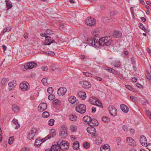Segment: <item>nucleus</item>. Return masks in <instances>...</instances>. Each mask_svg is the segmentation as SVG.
Segmentation results:
<instances>
[{
    "instance_id": "nucleus-32",
    "label": "nucleus",
    "mask_w": 151,
    "mask_h": 151,
    "mask_svg": "<svg viewBox=\"0 0 151 151\" xmlns=\"http://www.w3.org/2000/svg\"><path fill=\"white\" fill-rule=\"evenodd\" d=\"M69 119L71 121H75L77 119V117L75 114H71L70 115Z\"/></svg>"
},
{
    "instance_id": "nucleus-13",
    "label": "nucleus",
    "mask_w": 151,
    "mask_h": 151,
    "mask_svg": "<svg viewBox=\"0 0 151 151\" xmlns=\"http://www.w3.org/2000/svg\"><path fill=\"white\" fill-rule=\"evenodd\" d=\"M47 104L45 103H42L40 104L38 107V110L40 112H42L45 110L47 108Z\"/></svg>"
},
{
    "instance_id": "nucleus-40",
    "label": "nucleus",
    "mask_w": 151,
    "mask_h": 151,
    "mask_svg": "<svg viewBox=\"0 0 151 151\" xmlns=\"http://www.w3.org/2000/svg\"><path fill=\"white\" fill-rule=\"evenodd\" d=\"M55 120L53 119H51L48 121V124L50 126H52L54 125Z\"/></svg>"
},
{
    "instance_id": "nucleus-10",
    "label": "nucleus",
    "mask_w": 151,
    "mask_h": 151,
    "mask_svg": "<svg viewBox=\"0 0 151 151\" xmlns=\"http://www.w3.org/2000/svg\"><path fill=\"white\" fill-rule=\"evenodd\" d=\"M127 142L129 145L132 147L136 146V144L135 141L131 137H128L127 138Z\"/></svg>"
},
{
    "instance_id": "nucleus-17",
    "label": "nucleus",
    "mask_w": 151,
    "mask_h": 151,
    "mask_svg": "<svg viewBox=\"0 0 151 151\" xmlns=\"http://www.w3.org/2000/svg\"><path fill=\"white\" fill-rule=\"evenodd\" d=\"M81 84H82V87L85 88H90L91 86V83L86 81H84Z\"/></svg>"
},
{
    "instance_id": "nucleus-24",
    "label": "nucleus",
    "mask_w": 151,
    "mask_h": 151,
    "mask_svg": "<svg viewBox=\"0 0 151 151\" xmlns=\"http://www.w3.org/2000/svg\"><path fill=\"white\" fill-rule=\"evenodd\" d=\"M120 107L121 110L125 113H127L129 111V108L126 105L124 104L120 105Z\"/></svg>"
},
{
    "instance_id": "nucleus-33",
    "label": "nucleus",
    "mask_w": 151,
    "mask_h": 151,
    "mask_svg": "<svg viewBox=\"0 0 151 151\" xmlns=\"http://www.w3.org/2000/svg\"><path fill=\"white\" fill-rule=\"evenodd\" d=\"M45 139H42L40 140L38 139H37L36 140V141L35 142V145H36L37 146H38V145H40V144H41V143L40 142H41L42 143L43 142H44L43 140Z\"/></svg>"
},
{
    "instance_id": "nucleus-56",
    "label": "nucleus",
    "mask_w": 151,
    "mask_h": 151,
    "mask_svg": "<svg viewBox=\"0 0 151 151\" xmlns=\"http://www.w3.org/2000/svg\"><path fill=\"white\" fill-rule=\"evenodd\" d=\"M111 73H113L115 75H116L117 74V71L113 68H112V71H111Z\"/></svg>"
},
{
    "instance_id": "nucleus-30",
    "label": "nucleus",
    "mask_w": 151,
    "mask_h": 151,
    "mask_svg": "<svg viewBox=\"0 0 151 151\" xmlns=\"http://www.w3.org/2000/svg\"><path fill=\"white\" fill-rule=\"evenodd\" d=\"M113 65L116 67H119L121 65L120 62L117 60H115L113 61Z\"/></svg>"
},
{
    "instance_id": "nucleus-19",
    "label": "nucleus",
    "mask_w": 151,
    "mask_h": 151,
    "mask_svg": "<svg viewBox=\"0 0 151 151\" xmlns=\"http://www.w3.org/2000/svg\"><path fill=\"white\" fill-rule=\"evenodd\" d=\"M50 149L52 150V151H60L61 150L60 144L58 145L57 144V145H52Z\"/></svg>"
},
{
    "instance_id": "nucleus-8",
    "label": "nucleus",
    "mask_w": 151,
    "mask_h": 151,
    "mask_svg": "<svg viewBox=\"0 0 151 151\" xmlns=\"http://www.w3.org/2000/svg\"><path fill=\"white\" fill-rule=\"evenodd\" d=\"M60 145L61 150H65L67 148H68L69 144L66 141H62V142L60 143Z\"/></svg>"
},
{
    "instance_id": "nucleus-14",
    "label": "nucleus",
    "mask_w": 151,
    "mask_h": 151,
    "mask_svg": "<svg viewBox=\"0 0 151 151\" xmlns=\"http://www.w3.org/2000/svg\"><path fill=\"white\" fill-rule=\"evenodd\" d=\"M28 85L29 84L28 83H24L23 82L21 83L19 85V88L21 90L23 91H25L27 90L28 88Z\"/></svg>"
},
{
    "instance_id": "nucleus-49",
    "label": "nucleus",
    "mask_w": 151,
    "mask_h": 151,
    "mask_svg": "<svg viewBox=\"0 0 151 151\" xmlns=\"http://www.w3.org/2000/svg\"><path fill=\"white\" fill-rule=\"evenodd\" d=\"M145 147H147V148L150 151H151V144H147V145L145 146Z\"/></svg>"
},
{
    "instance_id": "nucleus-53",
    "label": "nucleus",
    "mask_w": 151,
    "mask_h": 151,
    "mask_svg": "<svg viewBox=\"0 0 151 151\" xmlns=\"http://www.w3.org/2000/svg\"><path fill=\"white\" fill-rule=\"evenodd\" d=\"M45 33L46 34L48 35H51L52 33V31L49 29H47Z\"/></svg>"
},
{
    "instance_id": "nucleus-28",
    "label": "nucleus",
    "mask_w": 151,
    "mask_h": 151,
    "mask_svg": "<svg viewBox=\"0 0 151 151\" xmlns=\"http://www.w3.org/2000/svg\"><path fill=\"white\" fill-rule=\"evenodd\" d=\"M51 37H50L46 36L45 37V42L44 44L45 45H49L51 44V43L49 42L51 41Z\"/></svg>"
},
{
    "instance_id": "nucleus-51",
    "label": "nucleus",
    "mask_w": 151,
    "mask_h": 151,
    "mask_svg": "<svg viewBox=\"0 0 151 151\" xmlns=\"http://www.w3.org/2000/svg\"><path fill=\"white\" fill-rule=\"evenodd\" d=\"M112 68L110 67H106L105 68V69L111 73V71H112Z\"/></svg>"
},
{
    "instance_id": "nucleus-27",
    "label": "nucleus",
    "mask_w": 151,
    "mask_h": 151,
    "mask_svg": "<svg viewBox=\"0 0 151 151\" xmlns=\"http://www.w3.org/2000/svg\"><path fill=\"white\" fill-rule=\"evenodd\" d=\"M98 99L96 97L93 96L90 99V101L91 104L93 105L96 102H97V101L98 100Z\"/></svg>"
},
{
    "instance_id": "nucleus-4",
    "label": "nucleus",
    "mask_w": 151,
    "mask_h": 151,
    "mask_svg": "<svg viewBox=\"0 0 151 151\" xmlns=\"http://www.w3.org/2000/svg\"><path fill=\"white\" fill-rule=\"evenodd\" d=\"M60 136L61 137L65 138L68 136L67 128L65 126L62 127L60 130Z\"/></svg>"
},
{
    "instance_id": "nucleus-35",
    "label": "nucleus",
    "mask_w": 151,
    "mask_h": 151,
    "mask_svg": "<svg viewBox=\"0 0 151 151\" xmlns=\"http://www.w3.org/2000/svg\"><path fill=\"white\" fill-rule=\"evenodd\" d=\"M83 146L84 148L86 149H88L89 147L90 146V144L88 142H85L83 144Z\"/></svg>"
},
{
    "instance_id": "nucleus-39",
    "label": "nucleus",
    "mask_w": 151,
    "mask_h": 151,
    "mask_svg": "<svg viewBox=\"0 0 151 151\" xmlns=\"http://www.w3.org/2000/svg\"><path fill=\"white\" fill-rule=\"evenodd\" d=\"M50 115V114L49 112L47 111H45L43 112L42 115L43 117L46 118L47 117Z\"/></svg>"
},
{
    "instance_id": "nucleus-3",
    "label": "nucleus",
    "mask_w": 151,
    "mask_h": 151,
    "mask_svg": "<svg viewBox=\"0 0 151 151\" xmlns=\"http://www.w3.org/2000/svg\"><path fill=\"white\" fill-rule=\"evenodd\" d=\"M37 65V64L34 62H29L27 63L26 65H24V68H23V70L26 71L28 69H32L36 67Z\"/></svg>"
},
{
    "instance_id": "nucleus-63",
    "label": "nucleus",
    "mask_w": 151,
    "mask_h": 151,
    "mask_svg": "<svg viewBox=\"0 0 151 151\" xmlns=\"http://www.w3.org/2000/svg\"><path fill=\"white\" fill-rule=\"evenodd\" d=\"M140 18L141 20L143 22H145L146 21V19H145V18L143 17H141Z\"/></svg>"
},
{
    "instance_id": "nucleus-29",
    "label": "nucleus",
    "mask_w": 151,
    "mask_h": 151,
    "mask_svg": "<svg viewBox=\"0 0 151 151\" xmlns=\"http://www.w3.org/2000/svg\"><path fill=\"white\" fill-rule=\"evenodd\" d=\"M12 122L14 123L15 125H16L15 127V129H17L20 127V125L19 124L17 120L14 119L12 121Z\"/></svg>"
},
{
    "instance_id": "nucleus-48",
    "label": "nucleus",
    "mask_w": 151,
    "mask_h": 151,
    "mask_svg": "<svg viewBox=\"0 0 151 151\" xmlns=\"http://www.w3.org/2000/svg\"><path fill=\"white\" fill-rule=\"evenodd\" d=\"M102 120L105 122H106L109 121V119L106 116L103 117L102 118Z\"/></svg>"
},
{
    "instance_id": "nucleus-9",
    "label": "nucleus",
    "mask_w": 151,
    "mask_h": 151,
    "mask_svg": "<svg viewBox=\"0 0 151 151\" xmlns=\"http://www.w3.org/2000/svg\"><path fill=\"white\" fill-rule=\"evenodd\" d=\"M50 134L47 135L45 138V140L50 138L51 137H54L56 135V131L54 129H52L51 130L50 132Z\"/></svg>"
},
{
    "instance_id": "nucleus-54",
    "label": "nucleus",
    "mask_w": 151,
    "mask_h": 151,
    "mask_svg": "<svg viewBox=\"0 0 151 151\" xmlns=\"http://www.w3.org/2000/svg\"><path fill=\"white\" fill-rule=\"evenodd\" d=\"M42 69L43 71H46L48 70V68L47 66H45L42 67Z\"/></svg>"
},
{
    "instance_id": "nucleus-12",
    "label": "nucleus",
    "mask_w": 151,
    "mask_h": 151,
    "mask_svg": "<svg viewBox=\"0 0 151 151\" xmlns=\"http://www.w3.org/2000/svg\"><path fill=\"white\" fill-rule=\"evenodd\" d=\"M66 91L67 89L66 88L60 87L58 90L57 93L59 96H61L65 94Z\"/></svg>"
},
{
    "instance_id": "nucleus-21",
    "label": "nucleus",
    "mask_w": 151,
    "mask_h": 151,
    "mask_svg": "<svg viewBox=\"0 0 151 151\" xmlns=\"http://www.w3.org/2000/svg\"><path fill=\"white\" fill-rule=\"evenodd\" d=\"M78 95L83 100L85 99L86 97V94L85 92L79 91L78 92Z\"/></svg>"
},
{
    "instance_id": "nucleus-7",
    "label": "nucleus",
    "mask_w": 151,
    "mask_h": 151,
    "mask_svg": "<svg viewBox=\"0 0 151 151\" xmlns=\"http://www.w3.org/2000/svg\"><path fill=\"white\" fill-rule=\"evenodd\" d=\"M109 109L110 114L113 116H116L117 113V110L114 106H110L109 107Z\"/></svg>"
},
{
    "instance_id": "nucleus-52",
    "label": "nucleus",
    "mask_w": 151,
    "mask_h": 151,
    "mask_svg": "<svg viewBox=\"0 0 151 151\" xmlns=\"http://www.w3.org/2000/svg\"><path fill=\"white\" fill-rule=\"evenodd\" d=\"M47 79L45 78H44L42 79L41 81L43 84L45 85L47 83Z\"/></svg>"
},
{
    "instance_id": "nucleus-61",
    "label": "nucleus",
    "mask_w": 151,
    "mask_h": 151,
    "mask_svg": "<svg viewBox=\"0 0 151 151\" xmlns=\"http://www.w3.org/2000/svg\"><path fill=\"white\" fill-rule=\"evenodd\" d=\"M136 86L137 87L139 88H141L142 87L141 85L138 83L136 84Z\"/></svg>"
},
{
    "instance_id": "nucleus-37",
    "label": "nucleus",
    "mask_w": 151,
    "mask_h": 151,
    "mask_svg": "<svg viewBox=\"0 0 151 151\" xmlns=\"http://www.w3.org/2000/svg\"><path fill=\"white\" fill-rule=\"evenodd\" d=\"M83 75L85 76L86 77H92L91 74L89 72H83Z\"/></svg>"
},
{
    "instance_id": "nucleus-58",
    "label": "nucleus",
    "mask_w": 151,
    "mask_h": 151,
    "mask_svg": "<svg viewBox=\"0 0 151 151\" xmlns=\"http://www.w3.org/2000/svg\"><path fill=\"white\" fill-rule=\"evenodd\" d=\"M50 69L51 70H52V71H54L55 70H56V68L54 66H51L50 68Z\"/></svg>"
},
{
    "instance_id": "nucleus-43",
    "label": "nucleus",
    "mask_w": 151,
    "mask_h": 151,
    "mask_svg": "<svg viewBox=\"0 0 151 151\" xmlns=\"http://www.w3.org/2000/svg\"><path fill=\"white\" fill-rule=\"evenodd\" d=\"M146 77L147 78V79L148 80L150 81H151V75L149 73H147L146 74Z\"/></svg>"
},
{
    "instance_id": "nucleus-6",
    "label": "nucleus",
    "mask_w": 151,
    "mask_h": 151,
    "mask_svg": "<svg viewBox=\"0 0 151 151\" xmlns=\"http://www.w3.org/2000/svg\"><path fill=\"white\" fill-rule=\"evenodd\" d=\"M87 131L88 133L92 134V137L96 138L97 137V136L95 134L96 130L94 127L92 126L88 127L87 128Z\"/></svg>"
},
{
    "instance_id": "nucleus-50",
    "label": "nucleus",
    "mask_w": 151,
    "mask_h": 151,
    "mask_svg": "<svg viewBox=\"0 0 151 151\" xmlns=\"http://www.w3.org/2000/svg\"><path fill=\"white\" fill-rule=\"evenodd\" d=\"M123 130L125 131H127L128 130V127L127 126L123 125L122 127Z\"/></svg>"
},
{
    "instance_id": "nucleus-18",
    "label": "nucleus",
    "mask_w": 151,
    "mask_h": 151,
    "mask_svg": "<svg viewBox=\"0 0 151 151\" xmlns=\"http://www.w3.org/2000/svg\"><path fill=\"white\" fill-rule=\"evenodd\" d=\"M100 151H110L109 146L106 144L104 146H102L100 148Z\"/></svg>"
},
{
    "instance_id": "nucleus-41",
    "label": "nucleus",
    "mask_w": 151,
    "mask_h": 151,
    "mask_svg": "<svg viewBox=\"0 0 151 151\" xmlns=\"http://www.w3.org/2000/svg\"><path fill=\"white\" fill-rule=\"evenodd\" d=\"M100 34V32L99 31H97L96 30L94 31L93 32L92 35L93 36L95 37H97Z\"/></svg>"
},
{
    "instance_id": "nucleus-16",
    "label": "nucleus",
    "mask_w": 151,
    "mask_h": 151,
    "mask_svg": "<svg viewBox=\"0 0 151 151\" xmlns=\"http://www.w3.org/2000/svg\"><path fill=\"white\" fill-rule=\"evenodd\" d=\"M37 129H32L30 131V132L28 136V138L29 139H33L36 134Z\"/></svg>"
},
{
    "instance_id": "nucleus-46",
    "label": "nucleus",
    "mask_w": 151,
    "mask_h": 151,
    "mask_svg": "<svg viewBox=\"0 0 151 151\" xmlns=\"http://www.w3.org/2000/svg\"><path fill=\"white\" fill-rule=\"evenodd\" d=\"M77 129L76 127L74 125L70 127V130L72 132H74L76 131Z\"/></svg>"
},
{
    "instance_id": "nucleus-42",
    "label": "nucleus",
    "mask_w": 151,
    "mask_h": 151,
    "mask_svg": "<svg viewBox=\"0 0 151 151\" xmlns=\"http://www.w3.org/2000/svg\"><path fill=\"white\" fill-rule=\"evenodd\" d=\"M5 2L6 3V5L7 7H8L9 9L11 8L12 7V4L9 3L8 1L7 0H5Z\"/></svg>"
},
{
    "instance_id": "nucleus-60",
    "label": "nucleus",
    "mask_w": 151,
    "mask_h": 151,
    "mask_svg": "<svg viewBox=\"0 0 151 151\" xmlns=\"http://www.w3.org/2000/svg\"><path fill=\"white\" fill-rule=\"evenodd\" d=\"M22 151H29V149L27 147H24V148L22 149Z\"/></svg>"
},
{
    "instance_id": "nucleus-2",
    "label": "nucleus",
    "mask_w": 151,
    "mask_h": 151,
    "mask_svg": "<svg viewBox=\"0 0 151 151\" xmlns=\"http://www.w3.org/2000/svg\"><path fill=\"white\" fill-rule=\"evenodd\" d=\"M75 109L77 112L83 114L86 111V106L83 104H79L76 106Z\"/></svg>"
},
{
    "instance_id": "nucleus-44",
    "label": "nucleus",
    "mask_w": 151,
    "mask_h": 151,
    "mask_svg": "<svg viewBox=\"0 0 151 151\" xmlns=\"http://www.w3.org/2000/svg\"><path fill=\"white\" fill-rule=\"evenodd\" d=\"M14 138L13 137H9L8 141V143L9 145H11L12 143Z\"/></svg>"
},
{
    "instance_id": "nucleus-34",
    "label": "nucleus",
    "mask_w": 151,
    "mask_h": 151,
    "mask_svg": "<svg viewBox=\"0 0 151 151\" xmlns=\"http://www.w3.org/2000/svg\"><path fill=\"white\" fill-rule=\"evenodd\" d=\"M79 147V144L78 142H76L73 143V147L74 150H77Z\"/></svg>"
},
{
    "instance_id": "nucleus-15",
    "label": "nucleus",
    "mask_w": 151,
    "mask_h": 151,
    "mask_svg": "<svg viewBox=\"0 0 151 151\" xmlns=\"http://www.w3.org/2000/svg\"><path fill=\"white\" fill-rule=\"evenodd\" d=\"M16 85V81H15L13 80L9 82L8 83L9 90L11 91L14 89Z\"/></svg>"
},
{
    "instance_id": "nucleus-20",
    "label": "nucleus",
    "mask_w": 151,
    "mask_h": 151,
    "mask_svg": "<svg viewBox=\"0 0 151 151\" xmlns=\"http://www.w3.org/2000/svg\"><path fill=\"white\" fill-rule=\"evenodd\" d=\"M91 119V118L88 116H85L83 118V120L85 122V124L88 125H89Z\"/></svg>"
},
{
    "instance_id": "nucleus-26",
    "label": "nucleus",
    "mask_w": 151,
    "mask_h": 151,
    "mask_svg": "<svg viewBox=\"0 0 151 151\" xmlns=\"http://www.w3.org/2000/svg\"><path fill=\"white\" fill-rule=\"evenodd\" d=\"M122 35V33L120 31H115L112 34V36L116 38L120 37Z\"/></svg>"
},
{
    "instance_id": "nucleus-38",
    "label": "nucleus",
    "mask_w": 151,
    "mask_h": 151,
    "mask_svg": "<svg viewBox=\"0 0 151 151\" xmlns=\"http://www.w3.org/2000/svg\"><path fill=\"white\" fill-rule=\"evenodd\" d=\"M139 27L143 30L145 32H146L147 30L144 27V25L142 23H139Z\"/></svg>"
},
{
    "instance_id": "nucleus-64",
    "label": "nucleus",
    "mask_w": 151,
    "mask_h": 151,
    "mask_svg": "<svg viewBox=\"0 0 151 151\" xmlns=\"http://www.w3.org/2000/svg\"><path fill=\"white\" fill-rule=\"evenodd\" d=\"M126 87L129 90H130L132 88V86L129 85H126Z\"/></svg>"
},
{
    "instance_id": "nucleus-45",
    "label": "nucleus",
    "mask_w": 151,
    "mask_h": 151,
    "mask_svg": "<svg viewBox=\"0 0 151 151\" xmlns=\"http://www.w3.org/2000/svg\"><path fill=\"white\" fill-rule=\"evenodd\" d=\"M55 98V96L53 94H50L49 95L48 97V99L50 100H52L54 99Z\"/></svg>"
},
{
    "instance_id": "nucleus-47",
    "label": "nucleus",
    "mask_w": 151,
    "mask_h": 151,
    "mask_svg": "<svg viewBox=\"0 0 151 151\" xmlns=\"http://www.w3.org/2000/svg\"><path fill=\"white\" fill-rule=\"evenodd\" d=\"M53 91V89L52 87H49L47 89V92L50 94L52 93Z\"/></svg>"
},
{
    "instance_id": "nucleus-1",
    "label": "nucleus",
    "mask_w": 151,
    "mask_h": 151,
    "mask_svg": "<svg viewBox=\"0 0 151 151\" xmlns=\"http://www.w3.org/2000/svg\"><path fill=\"white\" fill-rule=\"evenodd\" d=\"M112 40H111L110 37H109L106 36L100 38L99 40H95V44L93 47H99L100 46L106 45L109 46L111 45Z\"/></svg>"
},
{
    "instance_id": "nucleus-55",
    "label": "nucleus",
    "mask_w": 151,
    "mask_h": 151,
    "mask_svg": "<svg viewBox=\"0 0 151 151\" xmlns=\"http://www.w3.org/2000/svg\"><path fill=\"white\" fill-rule=\"evenodd\" d=\"M7 80H6V79L4 78H3L2 80H1V83L2 84H4L5 83H6V82Z\"/></svg>"
},
{
    "instance_id": "nucleus-62",
    "label": "nucleus",
    "mask_w": 151,
    "mask_h": 151,
    "mask_svg": "<svg viewBox=\"0 0 151 151\" xmlns=\"http://www.w3.org/2000/svg\"><path fill=\"white\" fill-rule=\"evenodd\" d=\"M96 110V108L95 107H93L92 108V113H95Z\"/></svg>"
},
{
    "instance_id": "nucleus-57",
    "label": "nucleus",
    "mask_w": 151,
    "mask_h": 151,
    "mask_svg": "<svg viewBox=\"0 0 151 151\" xmlns=\"http://www.w3.org/2000/svg\"><path fill=\"white\" fill-rule=\"evenodd\" d=\"M96 143L97 145H99L102 143V140H101L98 139L96 141Z\"/></svg>"
},
{
    "instance_id": "nucleus-22",
    "label": "nucleus",
    "mask_w": 151,
    "mask_h": 151,
    "mask_svg": "<svg viewBox=\"0 0 151 151\" xmlns=\"http://www.w3.org/2000/svg\"><path fill=\"white\" fill-rule=\"evenodd\" d=\"M94 38H91V39H88L86 43L89 45L93 47L94 44H95V40Z\"/></svg>"
},
{
    "instance_id": "nucleus-25",
    "label": "nucleus",
    "mask_w": 151,
    "mask_h": 151,
    "mask_svg": "<svg viewBox=\"0 0 151 151\" xmlns=\"http://www.w3.org/2000/svg\"><path fill=\"white\" fill-rule=\"evenodd\" d=\"M68 101L71 104L76 103V104H78V101H76V98L74 96H72L70 97L68 99Z\"/></svg>"
},
{
    "instance_id": "nucleus-11",
    "label": "nucleus",
    "mask_w": 151,
    "mask_h": 151,
    "mask_svg": "<svg viewBox=\"0 0 151 151\" xmlns=\"http://www.w3.org/2000/svg\"><path fill=\"white\" fill-rule=\"evenodd\" d=\"M140 142L142 145L143 146L147 145V141L146 137L143 135L140 137Z\"/></svg>"
},
{
    "instance_id": "nucleus-59",
    "label": "nucleus",
    "mask_w": 151,
    "mask_h": 151,
    "mask_svg": "<svg viewBox=\"0 0 151 151\" xmlns=\"http://www.w3.org/2000/svg\"><path fill=\"white\" fill-rule=\"evenodd\" d=\"M130 99L136 102V99L133 96H131L130 97Z\"/></svg>"
},
{
    "instance_id": "nucleus-23",
    "label": "nucleus",
    "mask_w": 151,
    "mask_h": 151,
    "mask_svg": "<svg viewBox=\"0 0 151 151\" xmlns=\"http://www.w3.org/2000/svg\"><path fill=\"white\" fill-rule=\"evenodd\" d=\"M99 124L97 120L94 119H91L89 124V125L91 126H97Z\"/></svg>"
},
{
    "instance_id": "nucleus-36",
    "label": "nucleus",
    "mask_w": 151,
    "mask_h": 151,
    "mask_svg": "<svg viewBox=\"0 0 151 151\" xmlns=\"http://www.w3.org/2000/svg\"><path fill=\"white\" fill-rule=\"evenodd\" d=\"M97 101V102H96V103L94 104L93 105H96L99 107L102 108L103 107V106L101 102L99 100H98Z\"/></svg>"
},
{
    "instance_id": "nucleus-31",
    "label": "nucleus",
    "mask_w": 151,
    "mask_h": 151,
    "mask_svg": "<svg viewBox=\"0 0 151 151\" xmlns=\"http://www.w3.org/2000/svg\"><path fill=\"white\" fill-rule=\"evenodd\" d=\"M12 109L13 111L17 112L19 111V108L16 104H13L12 106Z\"/></svg>"
},
{
    "instance_id": "nucleus-5",
    "label": "nucleus",
    "mask_w": 151,
    "mask_h": 151,
    "mask_svg": "<svg viewBox=\"0 0 151 151\" xmlns=\"http://www.w3.org/2000/svg\"><path fill=\"white\" fill-rule=\"evenodd\" d=\"M86 23L88 25L90 26H93L96 24V20L93 17H88L86 20Z\"/></svg>"
}]
</instances>
